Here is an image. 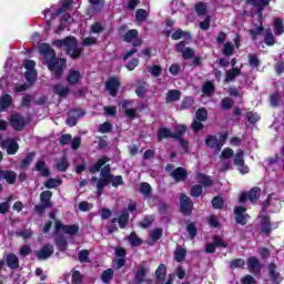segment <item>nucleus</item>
Here are the masks:
<instances>
[{
  "instance_id": "45",
  "label": "nucleus",
  "mask_w": 284,
  "mask_h": 284,
  "mask_svg": "<svg viewBox=\"0 0 284 284\" xmlns=\"http://www.w3.org/2000/svg\"><path fill=\"white\" fill-rule=\"evenodd\" d=\"M44 19L47 21V26L50 28V22L54 19V7L44 11Z\"/></svg>"
},
{
  "instance_id": "54",
  "label": "nucleus",
  "mask_w": 284,
  "mask_h": 284,
  "mask_svg": "<svg viewBox=\"0 0 284 284\" xmlns=\"http://www.w3.org/2000/svg\"><path fill=\"white\" fill-rule=\"evenodd\" d=\"M69 164H68V160L65 159H61L58 163H57V169L59 170V172H65V170H68Z\"/></svg>"
},
{
  "instance_id": "61",
  "label": "nucleus",
  "mask_w": 284,
  "mask_h": 284,
  "mask_svg": "<svg viewBox=\"0 0 284 284\" xmlns=\"http://www.w3.org/2000/svg\"><path fill=\"white\" fill-rule=\"evenodd\" d=\"M234 105V101L230 98L223 99L222 100V109L223 110H230Z\"/></svg>"
},
{
  "instance_id": "6",
  "label": "nucleus",
  "mask_w": 284,
  "mask_h": 284,
  "mask_svg": "<svg viewBox=\"0 0 284 284\" xmlns=\"http://www.w3.org/2000/svg\"><path fill=\"white\" fill-rule=\"evenodd\" d=\"M196 120H194L191 124L193 132H199L203 130V121L207 119V111L205 109H200L196 111Z\"/></svg>"
},
{
  "instance_id": "4",
  "label": "nucleus",
  "mask_w": 284,
  "mask_h": 284,
  "mask_svg": "<svg viewBox=\"0 0 284 284\" xmlns=\"http://www.w3.org/2000/svg\"><path fill=\"white\" fill-rule=\"evenodd\" d=\"M225 141H227V133L221 134L220 140L216 139V136L214 135H209L205 140V144L207 145V148H212L213 150H216L217 152H220Z\"/></svg>"
},
{
  "instance_id": "29",
  "label": "nucleus",
  "mask_w": 284,
  "mask_h": 284,
  "mask_svg": "<svg viewBox=\"0 0 284 284\" xmlns=\"http://www.w3.org/2000/svg\"><path fill=\"white\" fill-rule=\"evenodd\" d=\"M241 68H243V65H241L240 69L232 68L231 70H229L226 72L225 83H230V81H232L233 79H236V77L241 74Z\"/></svg>"
},
{
  "instance_id": "58",
  "label": "nucleus",
  "mask_w": 284,
  "mask_h": 284,
  "mask_svg": "<svg viewBox=\"0 0 284 284\" xmlns=\"http://www.w3.org/2000/svg\"><path fill=\"white\" fill-rule=\"evenodd\" d=\"M135 17L138 21H145V19H148V11L139 9L135 13Z\"/></svg>"
},
{
  "instance_id": "53",
  "label": "nucleus",
  "mask_w": 284,
  "mask_h": 284,
  "mask_svg": "<svg viewBox=\"0 0 284 284\" xmlns=\"http://www.w3.org/2000/svg\"><path fill=\"white\" fill-rule=\"evenodd\" d=\"M223 52L225 57H231V54H234V44H232V42H226L224 44Z\"/></svg>"
},
{
  "instance_id": "21",
  "label": "nucleus",
  "mask_w": 284,
  "mask_h": 284,
  "mask_svg": "<svg viewBox=\"0 0 284 284\" xmlns=\"http://www.w3.org/2000/svg\"><path fill=\"white\" fill-rule=\"evenodd\" d=\"M1 179H4V181H7V183L12 185V183H14L17 181V173H14L13 171L0 170V181H1Z\"/></svg>"
},
{
  "instance_id": "11",
  "label": "nucleus",
  "mask_w": 284,
  "mask_h": 284,
  "mask_svg": "<svg viewBox=\"0 0 284 284\" xmlns=\"http://www.w3.org/2000/svg\"><path fill=\"white\" fill-rule=\"evenodd\" d=\"M81 79H83L81 71H79L77 69L69 70V72L67 74V83H69V85H77V83H79V81H81Z\"/></svg>"
},
{
  "instance_id": "12",
  "label": "nucleus",
  "mask_w": 284,
  "mask_h": 284,
  "mask_svg": "<svg viewBox=\"0 0 284 284\" xmlns=\"http://www.w3.org/2000/svg\"><path fill=\"white\" fill-rule=\"evenodd\" d=\"M52 254H54V247L50 244H47L36 253V256L39 258V261H45V258H50Z\"/></svg>"
},
{
  "instance_id": "46",
  "label": "nucleus",
  "mask_w": 284,
  "mask_h": 284,
  "mask_svg": "<svg viewBox=\"0 0 284 284\" xmlns=\"http://www.w3.org/2000/svg\"><path fill=\"white\" fill-rule=\"evenodd\" d=\"M185 254H187L185 248L178 247L175 251V261H178V263H181V261H183L185 258Z\"/></svg>"
},
{
  "instance_id": "41",
  "label": "nucleus",
  "mask_w": 284,
  "mask_h": 284,
  "mask_svg": "<svg viewBox=\"0 0 284 284\" xmlns=\"http://www.w3.org/2000/svg\"><path fill=\"white\" fill-rule=\"evenodd\" d=\"M245 152L243 151H237L236 154L234 155V165L239 168V165H243L245 163V160L243 159Z\"/></svg>"
},
{
  "instance_id": "7",
  "label": "nucleus",
  "mask_w": 284,
  "mask_h": 284,
  "mask_svg": "<svg viewBox=\"0 0 284 284\" xmlns=\"http://www.w3.org/2000/svg\"><path fill=\"white\" fill-rule=\"evenodd\" d=\"M55 232H64V234H69V236H74V234H79V225H63L59 220H55Z\"/></svg>"
},
{
  "instance_id": "36",
  "label": "nucleus",
  "mask_w": 284,
  "mask_h": 284,
  "mask_svg": "<svg viewBox=\"0 0 284 284\" xmlns=\"http://www.w3.org/2000/svg\"><path fill=\"white\" fill-rule=\"evenodd\" d=\"M40 199L44 207H48V205H50V199H52V192L43 191L40 195Z\"/></svg>"
},
{
  "instance_id": "30",
  "label": "nucleus",
  "mask_w": 284,
  "mask_h": 284,
  "mask_svg": "<svg viewBox=\"0 0 284 284\" xmlns=\"http://www.w3.org/2000/svg\"><path fill=\"white\" fill-rule=\"evenodd\" d=\"M120 105L123 108V110H125L124 112L129 119H134L136 116V111L134 109H128L130 108V101H123L120 103Z\"/></svg>"
},
{
  "instance_id": "18",
  "label": "nucleus",
  "mask_w": 284,
  "mask_h": 284,
  "mask_svg": "<svg viewBox=\"0 0 284 284\" xmlns=\"http://www.w3.org/2000/svg\"><path fill=\"white\" fill-rule=\"evenodd\" d=\"M213 243H209L205 246V252H207L209 254H212V252H214L215 250V245L216 247H227V244H225V242H223V240L219 236H215L213 240Z\"/></svg>"
},
{
  "instance_id": "9",
  "label": "nucleus",
  "mask_w": 284,
  "mask_h": 284,
  "mask_svg": "<svg viewBox=\"0 0 284 284\" xmlns=\"http://www.w3.org/2000/svg\"><path fill=\"white\" fill-rule=\"evenodd\" d=\"M258 196H261V189L253 187L248 193H242L240 195V203H245L247 199L251 203H254V201H258Z\"/></svg>"
},
{
  "instance_id": "39",
  "label": "nucleus",
  "mask_w": 284,
  "mask_h": 284,
  "mask_svg": "<svg viewBox=\"0 0 284 284\" xmlns=\"http://www.w3.org/2000/svg\"><path fill=\"white\" fill-rule=\"evenodd\" d=\"M61 185V180L59 179H50L47 182H44V187L47 190H52L53 187H59Z\"/></svg>"
},
{
  "instance_id": "8",
  "label": "nucleus",
  "mask_w": 284,
  "mask_h": 284,
  "mask_svg": "<svg viewBox=\"0 0 284 284\" xmlns=\"http://www.w3.org/2000/svg\"><path fill=\"white\" fill-rule=\"evenodd\" d=\"M108 183H110V165H106L101 170V179L97 183L99 196H101V190H103Z\"/></svg>"
},
{
  "instance_id": "37",
  "label": "nucleus",
  "mask_w": 284,
  "mask_h": 284,
  "mask_svg": "<svg viewBox=\"0 0 284 284\" xmlns=\"http://www.w3.org/2000/svg\"><path fill=\"white\" fill-rule=\"evenodd\" d=\"M274 30L275 34L280 36L284 33V26H283V20L276 18L274 20Z\"/></svg>"
},
{
  "instance_id": "43",
  "label": "nucleus",
  "mask_w": 284,
  "mask_h": 284,
  "mask_svg": "<svg viewBox=\"0 0 284 284\" xmlns=\"http://www.w3.org/2000/svg\"><path fill=\"white\" fill-rule=\"evenodd\" d=\"M171 37L174 41H179V39H190V33L176 30Z\"/></svg>"
},
{
  "instance_id": "27",
  "label": "nucleus",
  "mask_w": 284,
  "mask_h": 284,
  "mask_svg": "<svg viewBox=\"0 0 284 284\" xmlns=\"http://www.w3.org/2000/svg\"><path fill=\"white\" fill-rule=\"evenodd\" d=\"M7 265L11 267V270H17L19 267V257L17 255L10 253L7 255Z\"/></svg>"
},
{
  "instance_id": "44",
  "label": "nucleus",
  "mask_w": 284,
  "mask_h": 284,
  "mask_svg": "<svg viewBox=\"0 0 284 284\" xmlns=\"http://www.w3.org/2000/svg\"><path fill=\"white\" fill-rule=\"evenodd\" d=\"M55 245L61 252H65L68 248V241L63 237H57Z\"/></svg>"
},
{
  "instance_id": "28",
  "label": "nucleus",
  "mask_w": 284,
  "mask_h": 284,
  "mask_svg": "<svg viewBox=\"0 0 284 284\" xmlns=\"http://www.w3.org/2000/svg\"><path fill=\"white\" fill-rule=\"evenodd\" d=\"M179 99H181V91L179 90H170L166 94V103H174Z\"/></svg>"
},
{
  "instance_id": "56",
  "label": "nucleus",
  "mask_w": 284,
  "mask_h": 284,
  "mask_svg": "<svg viewBox=\"0 0 284 284\" xmlns=\"http://www.w3.org/2000/svg\"><path fill=\"white\" fill-rule=\"evenodd\" d=\"M152 241H159L161 236H163V230L161 229H155L151 232L150 234Z\"/></svg>"
},
{
  "instance_id": "40",
  "label": "nucleus",
  "mask_w": 284,
  "mask_h": 284,
  "mask_svg": "<svg viewBox=\"0 0 284 284\" xmlns=\"http://www.w3.org/2000/svg\"><path fill=\"white\" fill-rule=\"evenodd\" d=\"M196 179H197V183H202V185L204 187L212 185V180H210V178H207L201 173H197Z\"/></svg>"
},
{
  "instance_id": "14",
  "label": "nucleus",
  "mask_w": 284,
  "mask_h": 284,
  "mask_svg": "<svg viewBox=\"0 0 284 284\" xmlns=\"http://www.w3.org/2000/svg\"><path fill=\"white\" fill-rule=\"evenodd\" d=\"M234 212L236 223H239L240 225H245V223H247V219H250V216L245 214L246 209L243 206H236Z\"/></svg>"
},
{
  "instance_id": "25",
  "label": "nucleus",
  "mask_w": 284,
  "mask_h": 284,
  "mask_svg": "<svg viewBox=\"0 0 284 284\" xmlns=\"http://www.w3.org/2000/svg\"><path fill=\"white\" fill-rule=\"evenodd\" d=\"M10 105H12V97H10V94H4L0 98V112L8 110Z\"/></svg>"
},
{
  "instance_id": "24",
  "label": "nucleus",
  "mask_w": 284,
  "mask_h": 284,
  "mask_svg": "<svg viewBox=\"0 0 284 284\" xmlns=\"http://www.w3.org/2000/svg\"><path fill=\"white\" fill-rule=\"evenodd\" d=\"M247 267L250 272L256 273L261 270V262H258V258L256 257H251L247 261Z\"/></svg>"
},
{
  "instance_id": "20",
  "label": "nucleus",
  "mask_w": 284,
  "mask_h": 284,
  "mask_svg": "<svg viewBox=\"0 0 284 284\" xmlns=\"http://www.w3.org/2000/svg\"><path fill=\"white\" fill-rule=\"evenodd\" d=\"M10 123L14 130H23L26 126V121H23V118H21L19 114H13L11 116Z\"/></svg>"
},
{
  "instance_id": "2",
  "label": "nucleus",
  "mask_w": 284,
  "mask_h": 284,
  "mask_svg": "<svg viewBox=\"0 0 284 284\" xmlns=\"http://www.w3.org/2000/svg\"><path fill=\"white\" fill-rule=\"evenodd\" d=\"M53 43L57 48H64L71 59H78L81 55L82 49L77 45V39L74 37L55 40Z\"/></svg>"
},
{
  "instance_id": "63",
  "label": "nucleus",
  "mask_w": 284,
  "mask_h": 284,
  "mask_svg": "<svg viewBox=\"0 0 284 284\" xmlns=\"http://www.w3.org/2000/svg\"><path fill=\"white\" fill-rule=\"evenodd\" d=\"M261 116L257 115V113L254 112H248L247 113V121H250V123H256L257 121H260Z\"/></svg>"
},
{
  "instance_id": "57",
  "label": "nucleus",
  "mask_w": 284,
  "mask_h": 284,
  "mask_svg": "<svg viewBox=\"0 0 284 284\" xmlns=\"http://www.w3.org/2000/svg\"><path fill=\"white\" fill-rule=\"evenodd\" d=\"M212 205L215 210H221L223 207V197L217 196L212 200Z\"/></svg>"
},
{
  "instance_id": "52",
  "label": "nucleus",
  "mask_w": 284,
  "mask_h": 284,
  "mask_svg": "<svg viewBox=\"0 0 284 284\" xmlns=\"http://www.w3.org/2000/svg\"><path fill=\"white\" fill-rule=\"evenodd\" d=\"M128 221H129L128 212H122V214L118 220L119 226L122 229L125 227V225H128Z\"/></svg>"
},
{
  "instance_id": "26",
  "label": "nucleus",
  "mask_w": 284,
  "mask_h": 284,
  "mask_svg": "<svg viewBox=\"0 0 284 284\" xmlns=\"http://www.w3.org/2000/svg\"><path fill=\"white\" fill-rule=\"evenodd\" d=\"M268 274H270L272 281H274V283H280L283 281V276H281V274L276 273V266L274 264H270Z\"/></svg>"
},
{
  "instance_id": "50",
  "label": "nucleus",
  "mask_w": 284,
  "mask_h": 284,
  "mask_svg": "<svg viewBox=\"0 0 284 284\" xmlns=\"http://www.w3.org/2000/svg\"><path fill=\"white\" fill-rule=\"evenodd\" d=\"M113 275H114V271L112 268H109L102 273L101 278L103 283H108L109 281L112 280Z\"/></svg>"
},
{
  "instance_id": "55",
  "label": "nucleus",
  "mask_w": 284,
  "mask_h": 284,
  "mask_svg": "<svg viewBox=\"0 0 284 284\" xmlns=\"http://www.w3.org/2000/svg\"><path fill=\"white\" fill-rule=\"evenodd\" d=\"M140 191L143 195L150 196V192H152V187L148 183L140 184Z\"/></svg>"
},
{
  "instance_id": "3",
  "label": "nucleus",
  "mask_w": 284,
  "mask_h": 284,
  "mask_svg": "<svg viewBox=\"0 0 284 284\" xmlns=\"http://www.w3.org/2000/svg\"><path fill=\"white\" fill-rule=\"evenodd\" d=\"M185 134V125L179 124L176 126V132L172 133L170 129L162 128L159 131L158 139L159 141H163V139H181V135Z\"/></svg>"
},
{
  "instance_id": "19",
  "label": "nucleus",
  "mask_w": 284,
  "mask_h": 284,
  "mask_svg": "<svg viewBox=\"0 0 284 284\" xmlns=\"http://www.w3.org/2000/svg\"><path fill=\"white\" fill-rule=\"evenodd\" d=\"M2 146L7 149L8 154H17V152H19V143L12 139L4 141Z\"/></svg>"
},
{
  "instance_id": "38",
  "label": "nucleus",
  "mask_w": 284,
  "mask_h": 284,
  "mask_svg": "<svg viewBox=\"0 0 284 284\" xmlns=\"http://www.w3.org/2000/svg\"><path fill=\"white\" fill-rule=\"evenodd\" d=\"M108 161H110V159L108 158H102L100 159L91 169V172H99V170H101V168H103V165H105V163H108Z\"/></svg>"
},
{
  "instance_id": "59",
  "label": "nucleus",
  "mask_w": 284,
  "mask_h": 284,
  "mask_svg": "<svg viewBox=\"0 0 284 284\" xmlns=\"http://www.w3.org/2000/svg\"><path fill=\"white\" fill-rule=\"evenodd\" d=\"M110 130H112V124H110V122H104L99 126V132H101V134H106Z\"/></svg>"
},
{
  "instance_id": "1",
  "label": "nucleus",
  "mask_w": 284,
  "mask_h": 284,
  "mask_svg": "<svg viewBox=\"0 0 284 284\" xmlns=\"http://www.w3.org/2000/svg\"><path fill=\"white\" fill-rule=\"evenodd\" d=\"M40 54L44 57V64L57 79L63 74L65 70V59H57V53L52 50L49 44L42 43L39 47Z\"/></svg>"
},
{
  "instance_id": "31",
  "label": "nucleus",
  "mask_w": 284,
  "mask_h": 284,
  "mask_svg": "<svg viewBox=\"0 0 284 284\" xmlns=\"http://www.w3.org/2000/svg\"><path fill=\"white\" fill-rule=\"evenodd\" d=\"M155 274H156L158 283H163V278H165V275L168 274V267L165 266V264H160Z\"/></svg>"
},
{
  "instance_id": "35",
  "label": "nucleus",
  "mask_w": 284,
  "mask_h": 284,
  "mask_svg": "<svg viewBox=\"0 0 284 284\" xmlns=\"http://www.w3.org/2000/svg\"><path fill=\"white\" fill-rule=\"evenodd\" d=\"M261 227H262L263 234H270V232H272V224H270V219L262 217Z\"/></svg>"
},
{
  "instance_id": "42",
  "label": "nucleus",
  "mask_w": 284,
  "mask_h": 284,
  "mask_svg": "<svg viewBox=\"0 0 284 284\" xmlns=\"http://www.w3.org/2000/svg\"><path fill=\"white\" fill-rule=\"evenodd\" d=\"M148 273V268L141 266L138 272H136V275H135V281L138 284L142 283L143 282V278H145V274Z\"/></svg>"
},
{
  "instance_id": "10",
  "label": "nucleus",
  "mask_w": 284,
  "mask_h": 284,
  "mask_svg": "<svg viewBox=\"0 0 284 284\" xmlns=\"http://www.w3.org/2000/svg\"><path fill=\"white\" fill-rule=\"evenodd\" d=\"M124 41H126V43H132L135 48L142 43V40L139 38V31L134 29L124 34Z\"/></svg>"
},
{
  "instance_id": "23",
  "label": "nucleus",
  "mask_w": 284,
  "mask_h": 284,
  "mask_svg": "<svg viewBox=\"0 0 284 284\" xmlns=\"http://www.w3.org/2000/svg\"><path fill=\"white\" fill-rule=\"evenodd\" d=\"M54 93L59 95L60 99H65L70 94V88L64 84H57L54 87Z\"/></svg>"
},
{
  "instance_id": "60",
  "label": "nucleus",
  "mask_w": 284,
  "mask_h": 284,
  "mask_svg": "<svg viewBox=\"0 0 284 284\" xmlns=\"http://www.w3.org/2000/svg\"><path fill=\"white\" fill-rule=\"evenodd\" d=\"M210 21H212V18L210 16H206L204 21L200 22L201 30H209L210 29Z\"/></svg>"
},
{
  "instance_id": "16",
  "label": "nucleus",
  "mask_w": 284,
  "mask_h": 284,
  "mask_svg": "<svg viewBox=\"0 0 284 284\" xmlns=\"http://www.w3.org/2000/svg\"><path fill=\"white\" fill-rule=\"evenodd\" d=\"M83 114L84 113L79 109H75L69 112V118L67 119V125H70V128H74V125H77V119H81Z\"/></svg>"
},
{
  "instance_id": "32",
  "label": "nucleus",
  "mask_w": 284,
  "mask_h": 284,
  "mask_svg": "<svg viewBox=\"0 0 284 284\" xmlns=\"http://www.w3.org/2000/svg\"><path fill=\"white\" fill-rule=\"evenodd\" d=\"M197 17L207 14V4L205 2H197L194 6Z\"/></svg>"
},
{
  "instance_id": "47",
  "label": "nucleus",
  "mask_w": 284,
  "mask_h": 284,
  "mask_svg": "<svg viewBox=\"0 0 284 284\" xmlns=\"http://www.w3.org/2000/svg\"><path fill=\"white\" fill-rule=\"evenodd\" d=\"M232 156H234V150L226 148L222 151L220 159L227 161V159H232Z\"/></svg>"
},
{
  "instance_id": "49",
  "label": "nucleus",
  "mask_w": 284,
  "mask_h": 284,
  "mask_svg": "<svg viewBox=\"0 0 284 284\" xmlns=\"http://www.w3.org/2000/svg\"><path fill=\"white\" fill-rule=\"evenodd\" d=\"M202 92H203V94H206L207 97H210V94H212V92H214V84L210 81L206 82L202 88Z\"/></svg>"
},
{
  "instance_id": "17",
  "label": "nucleus",
  "mask_w": 284,
  "mask_h": 284,
  "mask_svg": "<svg viewBox=\"0 0 284 284\" xmlns=\"http://www.w3.org/2000/svg\"><path fill=\"white\" fill-rule=\"evenodd\" d=\"M175 50L182 53L183 59H192L194 57V50L185 48V42L178 43Z\"/></svg>"
},
{
  "instance_id": "62",
  "label": "nucleus",
  "mask_w": 284,
  "mask_h": 284,
  "mask_svg": "<svg viewBox=\"0 0 284 284\" xmlns=\"http://www.w3.org/2000/svg\"><path fill=\"white\" fill-rule=\"evenodd\" d=\"M201 194H203V189L201 187V185H195L191 189V195L197 197L201 196Z\"/></svg>"
},
{
  "instance_id": "22",
  "label": "nucleus",
  "mask_w": 284,
  "mask_h": 284,
  "mask_svg": "<svg viewBox=\"0 0 284 284\" xmlns=\"http://www.w3.org/2000/svg\"><path fill=\"white\" fill-rule=\"evenodd\" d=\"M171 176L178 182L185 181L187 179V171L183 168H178L171 173Z\"/></svg>"
},
{
  "instance_id": "64",
  "label": "nucleus",
  "mask_w": 284,
  "mask_h": 284,
  "mask_svg": "<svg viewBox=\"0 0 284 284\" xmlns=\"http://www.w3.org/2000/svg\"><path fill=\"white\" fill-rule=\"evenodd\" d=\"M81 281H82L81 273L78 272V271H74L73 274H72V283L73 284H79V283H81Z\"/></svg>"
},
{
  "instance_id": "5",
  "label": "nucleus",
  "mask_w": 284,
  "mask_h": 284,
  "mask_svg": "<svg viewBox=\"0 0 284 284\" xmlns=\"http://www.w3.org/2000/svg\"><path fill=\"white\" fill-rule=\"evenodd\" d=\"M34 61L32 60H26L23 62V68L26 70L24 78L28 81V83H34L37 81V69H34Z\"/></svg>"
},
{
  "instance_id": "15",
  "label": "nucleus",
  "mask_w": 284,
  "mask_h": 284,
  "mask_svg": "<svg viewBox=\"0 0 284 284\" xmlns=\"http://www.w3.org/2000/svg\"><path fill=\"white\" fill-rule=\"evenodd\" d=\"M180 210L183 214L192 213V202H190V197L185 194L181 195Z\"/></svg>"
},
{
  "instance_id": "51",
  "label": "nucleus",
  "mask_w": 284,
  "mask_h": 284,
  "mask_svg": "<svg viewBox=\"0 0 284 284\" xmlns=\"http://www.w3.org/2000/svg\"><path fill=\"white\" fill-rule=\"evenodd\" d=\"M129 242L131 245H133V247H138V245H141V243H143V241H141V239H139L135 233H131V235L129 236Z\"/></svg>"
},
{
  "instance_id": "33",
  "label": "nucleus",
  "mask_w": 284,
  "mask_h": 284,
  "mask_svg": "<svg viewBox=\"0 0 284 284\" xmlns=\"http://www.w3.org/2000/svg\"><path fill=\"white\" fill-rule=\"evenodd\" d=\"M36 170L38 172H41L42 176H50V170L45 168V162H43L42 160L37 162Z\"/></svg>"
},
{
  "instance_id": "13",
  "label": "nucleus",
  "mask_w": 284,
  "mask_h": 284,
  "mask_svg": "<svg viewBox=\"0 0 284 284\" xmlns=\"http://www.w3.org/2000/svg\"><path fill=\"white\" fill-rule=\"evenodd\" d=\"M119 85H121L119 78H110L106 81L105 88H106L109 94H111V97H116V91L119 90Z\"/></svg>"
},
{
  "instance_id": "48",
  "label": "nucleus",
  "mask_w": 284,
  "mask_h": 284,
  "mask_svg": "<svg viewBox=\"0 0 284 284\" xmlns=\"http://www.w3.org/2000/svg\"><path fill=\"white\" fill-rule=\"evenodd\" d=\"M109 183H112L113 187H119V185H123V178H121V175H110Z\"/></svg>"
},
{
  "instance_id": "34",
  "label": "nucleus",
  "mask_w": 284,
  "mask_h": 284,
  "mask_svg": "<svg viewBox=\"0 0 284 284\" xmlns=\"http://www.w3.org/2000/svg\"><path fill=\"white\" fill-rule=\"evenodd\" d=\"M248 6H254V8H258V10H263L266 6H268L270 1L267 0H247Z\"/></svg>"
}]
</instances>
